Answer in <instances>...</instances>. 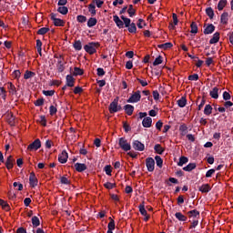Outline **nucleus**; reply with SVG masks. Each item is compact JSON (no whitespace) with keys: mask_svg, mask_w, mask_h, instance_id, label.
Returning <instances> with one entry per match:
<instances>
[{"mask_svg":"<svg viewBox=\"0 0 233 233\" xmlns=\"http://www.w3.org/2000/svg\"><path fill=\"white\" fill-rule=\"evenodd\" d=\"M118 145L120 148H122V150H124L125 152H128V150H131L132 148V146L125 137L119 138Z\"/></svg>","mask_w":233,"mask_h":233,"instance_id":"f03ea898","label":"nucleus"},{"mask_svg":"<svg viewBox=\"0 0 233 233\" xmlns=\"http://www.w3.org/2000/svg\"><path fill=\"white\" fill-rule=\"evenodd\" d=\"M210 185L208 184H203L199 187L198 190L199 192H202L203 194H207L208 192H210Z\"/></svg>","mask_w":233,"mask_h":233,"instance_id":"4468645a","label":"nucleus"},{"mask_svg":"<svg viewBox=\"0 0 233 233\" xmlns=\"http://www.w3.org/2000/svg\"><path fill=\"white\" fill-rule=\"evenodd\" d=\"M206 14L209 19H214V9H212V7H208L206 9Z\"/></svg>","mask_w":233,"mask_h":233,"instance_id":"bb28decb","label":"nucleus"},{"mask_svg":"<svg viewBox=\"0 0 233 233\" xmlns=\"http://www.w3.org/2000/svg\"><path fill=\"white\" fill-rule=\"evenodd\" d=\"M175 217L177 218V219H178V221H187V218L181 212H177L175 214Z\"/></svg>","mask_w":233,"mask_h":233,"instance_id":"c85d7f7f","label":"nucleus"},{"mask_svg":"<svg viewBox=\"0 0 233 233\" xmlns=\"http://www.w3.org/2000/svg\"><path fill=\"white\" fill-rule=\"evenodd\" d=\"M49 114H50V116H55V114H57V107L51 106L49 107Z\"/></svg>","mask_w":233,"mask_h":233,"instance_id":"8fccbe9b","label":"nucleus"},{"mask_svg":"<svg viewBox=\"0 0 233 233\" xmlns=\"http://www.w3.org/2000/svg\"><path fill=\"white\" fill-rule=\"evenodd\" d=\"M133 148L138 152H143L145 150V144L139 142V140H135L133 142Z\"/></svg>","mask_w":233,"mask_h":233,"instance_id":"6e6552de","label":"nucleus"},{"mask_svg":"<svg viewBox=\"0 0 233 233\" xmlns=\"http://www.w3.org/2000/svg\"><path fill=\"white\" fill-rule=\"evenodd\" d=\"M227 6V0H220L218 4V10L221 11Z\"/></svg>","mask_w":233,"mask_h":233,"instance_id":"7c9ffc66","label":"nucleus"},{"mask_svg":"<svg viewBox=\"0 0 233 233\" xmlns=\"http://www.w3.org/2000/svg\"><path fill=\"white\" fill-rule=\"evenodd\" d=\"M121 107L117 105V101H113L109 106V112L110 114H115L116 112H119Z\"/></svg>","mask_w":233,"mask_h":233,"instance_id":"423d86ee","label":"nucleus"},{"mask_svg":"<svg viewBox=\"0 0 233 233\" xmlns=\"http://www.w3.org/2000/svg\"><path fill=\"white\" fill-rule=\"evenodd\" d=\"M76 21L78 23H86V16H85L83 15H79L76 16Z\"/></svg>","mask_w":233,"mask_h":233,"instance_id":"de8ad7c7","label":"nucleus"},{"mask_svg":"<svg viewBox=\"0 0 233 233\" xmlns=\"http://www.w3.org/2000/svg\"><path fill=\"white\" fill-rule=\"evenodd\" d=\"M75 168L76 172H85L86 170V165L81 164V163H76L75 164Z\"/></svg>","mask_w":233,"mask_h":233,"instance_id":"2eb2a0df","label":"nucleus"},{"mask_svg":"<svg viewBox=\"0 0 233 233\" xmlns=\"http://www.w3.org/2000/svg\"><path fill=\"white\" fill-rule=\"evenodd\" d=\"M209 96H210L213 99H218V97H219V88L214 87V88L209 92Z\"/></svg>","mask_w":233,"mask_h":233,"instance_id":"ddd939ff","label":"nucleus"},{"mask_svg":"<svg viewBox=\"0 0 233 233\" xmlns=\"http://www.w3.org/2000/svg\"><path fill=\"white\" fill-rule=\"evenodd\" d=\"M5 165H6L8 169H10L14 167V164L12 163V156L8 157Z\"/></svg>","mask_w":233,"mask_h":233,"instance_id":"09e8293b","label":"nucleus"},{"mask_svg":"<svg viewBox=\"0 0 233 233\" xmlns=\"http://www.w3.org/2000/svg\"><path fill=\"white\" fill-rule=\"evenodd\" d=\"M104 187L106 188H107L108 190H112V188H114V187H116V184L110 183V182H106V184H104Z\"/></svg>","mask_w":233,"mask_h":233,"instance_id":"6e6d98bb","label":"nucleus"},{"mask_svg":"<svg viewBox=\"0 0 233 233\" xmlns=\"http://www.w3.org/2000/svg\"><path fill=\"white\" fill-rule=\"evenodd\" d=\"M127 28H128V32H130V34H136V32L137 31V27H136L135 23H132Z\"/></svg>","mask_w":233,"mask_h":233,"instance_id":"473e14b6","label":"nucleus"},{"mask_svg":"<svg viewBox=\"0 0 233 233\" xmlns=\"http://www.w3.org/2000/svg\"><path fill=\"white\" fill-rule=\"evenodd\" d=\"M107 231H111L114 230L116 228V222H114V219H111L110 222L107 225Z\"/></svg>","mask_w":233,"mask_h":233,"instance_id":"79ce46f5","label":"nucleus"},{"mask_svg":"<svg viewBox=\"0 0 233 233\" xmlns=\"http://www.w3.org/2000/svg\"><path fill=\"white\" fill-rule=\"evenodd\" d=\"M73 76H83V69H81L79 67H75Z\"/></svg>","mask_w":233,"mask_h":233,"instance_id":"c03bdc74","label":"nucleus"},{"mask_svg":"<svg viewBox=\"0 0 233 233\" xmlns=\"http://www.w3.org/2000/svg\"><path fill=\"white\" fill-rule=\"evenodd\" d=\"M113 20L116 23V26H118V28H123V26H125L124 22L119 19V16H117V15L113 16Z\"/></svg>","mask_w":233,"mask_h":233,"instance_id":"f8f14e48","label":"nucleus"},{"mask_svg":"<svg viewBox=\"0 0 233 233\" xmlns=\"http://www.w3.org/2000/svg\"><path fill=\"white\" fill-rule=\"evenodd\" d=\"M96 72H97V76H99L100 77L105 76V69L101 68V67H98L96 69Z\"/></svg>","mask_w":233,"mask_h":233,"instance_id":"69168bd1","label":"nucleus"},{"mask_svg":"<svg viewBox=\"0 0 233 233\" xmlns=\"http://www.w3.org/2000/svg\"><path fill=\"white\" fill-rule=\"evenodd\" d=\"M204 114H205V116H210V114H212V106L206 105V106L204 108Z\"/></svg>","mask_w":233,"mask_h":233,"instance_id":"cd10ccee","label":"nucleus"},{"mask_svg":"<svg viewBox=\"0 0 233 233\" xmlns=\"http://www.w3.org/2000/svg\"><path fill=\"white\" fill-rule=\"evenodd\" d=\"M74 83H76V80L74 79V76L72 75L66 76V86H74Z\"/></svg>","mask_w":233,"mask_h":233,"instance_id":"a211bd4d","label":"nucleus"},{"mask_svg":"<svg viewBox=\"0 0 233 233\" xmlns=\"http://www.w3.org/2000/svg\"><path fill=\"white\" fill-rule=\"evenodd\" d=\"M40 147H41V140L37 138L27 147V150H29V152H34L35 150H39Z\"/></svg>","mask_w":233,"mask_h":233,"instance_id":"7ed1b4c3","label":"nucleus"},{"mask_svg":"<svg viewBox=\"0 0 233 233\" xmlns=\"http://www.w3.org/2000/svg\"><path fill=\"white\" fill-rule=\"evenodd\" d=\"M137 81H138V83H140V85L142 86H147V85H148V82H147V80H143V79H141V78H137Z\"/></svg>","mask_w":233,"mask_h":233,"instance_id":"338daca9","label":"nucleus"},{"mask_svg":"<svg viewBox=\"0 0 233 233\" xmlns=\"http://www.w3.org/2000/svg\"><path fill=\"white\" fill-rule=\"evenodd\" d=\"M0 205L1 207H3V208H5V210H8V208H10V207L6 204V201L0 199Z\"/></svg>","mask_w":233,"mask_h":233,"instance_id":"052dcab7","label":"nucleus"},{"mask_svg":"<svg viewBox=\"0 0 233 233\" xmlns=\"http://www.w3.org/2000/svg\"><path fill=\"white\" fill-rule=\"evenodd\" d=\"M194 168H196V163H190L187 166L184 167L183 170H185V172H192Z\"/></svg>","mask_w":233,"mask_h":233,"instance_id":"4be33fe9","label":"nucleus"},{"mask_svg":"<svg viewBox=\"0 0 233 233\" xmlns=\"http://www.w3.org/2000/svg\"><path fill=\"white\" fill-rule=\"evenodd\" d=\"M161 63H163V56H159L155 59V61L153 62V65L154 66H157V65H161Z\"/></svg>","mask_w":233,"mask_h":233,"instance_id":"49530a36","label":"nucleus"},{"mask_svg":"<svg viewBox=\"0 0 233 233\" xmlns=\"http://www.w3.org/2000/svg\"><path fill=\"white\" fill-rule=\"evenodd\" d=\"M138 208H139V212H140V214L142 215V216H147V209H145V202H142L140 205H139V207H138Z\"/></svg>","mask_w":233,"mask_h":233,"instance_id":"c756f323","label":"nucleus"},{"mask_svg":"<svg viewBox=\"0 0 233 233\" xmlns=\"http://www.w3.org/2000/svg\"><path fill=\"white\" fill-rule=\"evenodd\" d=\"M188 127H187V126L185 125H181L179 127V131L181 132V135L182 136H185L187 134V130Z\"/></svg>","mask_w":233,"mask_h":233,"instance_id":"603ef678","label":"nucleus"},{"mask_svg":"<svg viewBox=\"0 0 233 233\" xmlns=\"http://www.w3.org/2000/svg\"><path fill=\"white\" fill-rule=\"evenodd\" d=\"M224 106L225 108H230L231 106H233V103L228 100H226V102L224 103Z\"/></svg>","mask_w":233,"mask_h":233,"instance_id":"774afa93","label":"nucleus"},{"mask_svg":"<svg viewBox=\"0 0 233 233\" xmlns=\"http://www.w3.org/2000/svg\"><path fill=\"white\" fill-rule=\"evenodd\" d=\"M154 148L157 154H163L165 152V149L159 144L156 145Z\"/></svg>","mask_w":233,"mask_h":233,"instance_id":"a19ab883","label":"nucleus"},{"mask_svg":"<svg viewBox=\"0 0 233 233\" xmlns=\"http://www.w3.org/2000/svg\"><path fill=\"white\" fill-rule=\"evenodd\" d=\"M124 109L126 114H127V116H132V114H134V106L132 105H126L124 106Z\"/></svg>","mask_w":233,"mask_h":233,"instance_id":"f3484780","label":"nucleus"},{"mask_svg":"<svg viewBox=\"0 0 233 233\" xmlns=\"http://www.w3.org/2000/svg\"><path fill=\"white\" fill-rule=\"evenodd\" d=\"M216 30V26L214 25H208L205 29H204V34L205 35H209L212 34Z\"/></svg>","mask_w":233,"mask_h":233,"instance_id":"6ab92c4d","label":"nucleus"},{"mask_svg":"<svg viewBox=\"0 0 233 233\" xmlns=\"http://www.w3.org/2000/svg\"><path fill=\"white\" fill-rule=\"evenodd\" d=\"M51 19L55 25V26H65V22L60 18H57L56 15L51 14Z\"/></svg>","mask_w":233,"mask_h":233,"instance_id":"0eeeda50","label":"nucleus"},{"mask_svg":"<svg viewBox=\"0 0 233 233\" xmlns=\"http://www.w3.org/2000/svg\"><path fill=\"white\" fill-rule=\"evenodd\" d=\"M142 125L144 128H150L152 127V117L147 116L143 119Z\"/></svg>","mask_w":233,"mask_h":233,"instance_id":"9b49d317","label":"nucleus"},{"mask_svg":"<svg viewBox=\"0 0 233 233\" xmlns=\"http://www.w3.org/2000/svg\"><path fill=\"white\" fill-rule=\"evenodd\" d=\"M121 19H122V21H123V23H124L126 28H128V26L131 25V24H130V23H131L130 18H127V17H125L124 15H122V16H121Z\"/></svg>","mask_w":233,"mask_h":233,"instance_id":"72a5a7b5","label":"nucleus"},{"mask_svg":"<svg viewBox=\"0 0 233 233\" xmlns=\"http://www.w3.org/2000/svg\"><path fill=\"white\" fill-rule=\"evenodd\" d=\"M177 105L180 106V108H184V106H187V98L181 97L179 100H177Z\"/></svg>","mask_w":233,"mask_h":233,"instance_id":"a878e982","label":"nucleus"},{"mask_svg":"<svg viewBox=\"0 0 233 233\" xmlns=\"http://www.w3.org/2000/svg\"><path fill=\"white\" fill-rule=\"evenodd\" d=\"M146 166L148 172H154V168L156 167V161L152 157H147L146 159Z\"/></svg>","mask_w":233,"mask_h":233,"instance_id":"20e7f679","label":"nucleus"},{"mask_svg":"<svg viewBox=\"0 0 233 233\" xmlns=\"http://www.w3.org/2000/svg\"><path fill=\"white\" fill-rule=\"evenodd\" d=\"M88 10L92 15H96V5L95 4H90L88 5Z\"/></svg>","mask_w":233,"mask_h":233,"instance_id":"a18cd8bd","label":"nucleus"},{"mask_svg":"<svg viewBox=\"0 0 233 233\" xmlns=\"http://www.w3.org/2000/svg\"><path fill=\"white\" fill-rule=\"evenodd\" d=\"M0 96L4 100L6 99V90L5 89V87H0Z\"/></svg>","mask_w":233,"mask_h":233,"instance_id":"5fc2aeb1","label":"nucleus"},{"mask_svg":"<svg viewBox=\"0 0 233 233\" xmlns=\"http://www.w3.org/2000/svg\"><path fill=\"white\" fill-rule=\"evenodd\" d=\"M43 94H44V96H54V94H55V92H54V90H44L43 91Z\"/></svg>","mask_w":233,"mask_h":233,"instance_id":"e2e57ef3","label":"nucleus"},{"mask_svg":"<svg viewBox=\"0 0 233 233\" xmlns=\"http://www.w3.org/2000/svg\"><path fill=\"white\" fill-rule=\"evenodd\" d=\"M230 97H231L230 93H228L227 91H225L223 93V100L224 101H229Z\"/></svg>","mask_w":233,"mask_h":233,"instance_id":"13d9d810","label":"nucleus"},{"mask_svg":"<svg viewBox=\"0 0 233 233\" xmlns=\"http://www.w3.org/2000/svg\"><path fill=\"white\" fill-rule=\"evenodd\" d=\"M37 177H35V173H31L30 176H29V185L30 187H32L33 188L35 187H37Z\"/></svg>","mask_w":233,"mask_h":233,"instance_id":"9d476101","label":"nucleus"},{"mask_svg":"<svg viewBox=\"0 0 233 233\" xmlns=\"http://www.w3.org/2000/svg\"><path fill=\"white\" fill-rule=\"evenodd\" d=\"M189 218H198V216H199V211L194 209V210H191L189 212H187Z\"/></svg>","mask_w":233,"mask_h":233,"instance_id":"37998d69","label":"nucleus"},{"mask_svg":"<svg viewBox=\"0 0 233 233\" xmlns=\"http://www.w3.org/2000/svg\"><path fill=\"white\" fill-rule=\"evenodd\" d=\"M216 172L215 169H209L208 171H207L206 173V177H212V175H214Z\"/></svg>","mask_w":233,"mask_h":233,"instance_id":"0e129e2a","label":"nucleus"},{"mask_svg":"<svg viewBox=\"0 0 233 233\" xmlns=\"http://www.w3.org/2000/svg\"><path fill=\"white\" fill-rule=\"evenodd\" d=\"M75 50H81V48H83V45L81 44V41L77 40L74 43L73 45Z\"/></svg>","mask_w":233,"mask_h":233,"instance_id":"ea45409f","label":"nucleus"},{"mask_svg":"<svg viewBox=\"0 0 233 233\" xmlns=\"http://www.w3.org/2000/svg\"><path fill=\"white\" fill-rule=\"evenodd\" d=\"M186 163H188V157H181L179 158V161H178L177 165H178V167H183L184 165H186Z\"/></svg>","mask_w":233,"mask_h":233,"instance_id":"393cba45","label":"nucleus"},{"mask_svg":"<svg viewBox=\"0 0 233 233\" xmlns=\"http://www.w3.org/2000/svg\"><path fill=\"white\" fill-rule=\"evenodd\" d=\"M57 12H59V14H62V15H66L68 14V7L61 5L60 7H58Z\"/></svg>","mask_w":233,"mask_h":233,"instance_id":"b1692460","label":"nucleus"},{"mask_svg":"<svg viewBox=\"0 0 233 233\" xmlns=\"http://www.w3.org/2000/svg\"><path fill=\"white\" fill-rule=\"evenodd\" d=\"M191 34H198V25L196 23H191Z\"/></svg>","mask_w":233,"mask_h":233,"instance_id":"3c124183","label":"nucleus"},{"mask_svg":"<svg viewBox=\"0 0 233 233\" xmlns=\"http://www.w3.org/2000/svg\"><path fill=\"white\" fill-rule=\"evenodd\" d=\"M39 123L42 125V127H46V117L45 116H40Z\"/></svg>","mask_w":233,"mask_h":233,"instance_id":"864d4df0","label":"nucleus"},{"mask_svg":"<svg viewBox=\"0 0 233 233\" xmlns=\"http://www.w3.org/2000/svg\"><path fill=\"white\" fill-rule=\"evenodd\" d=\"M96 25H97V19L91 17L88 19L87 21V26L88 28H92V26H96Z\"/></svg>","mask_w":233,"mask_h":233,"instance_id":"412c9836","label":"nucleus"},{"mask_svg":"<svg viewBox=\"0 0 233 233\" xmlns=\"http://www.w3.org/2000/svg\"><path fill=\"white\" fill-rule=\"evenodd\" d=\"M34 76H35V73L32 71H25L24 75V79H30L31 77H34Z\"/></svg>","mask_w":233,"mask_h":233,"instance_id":"c9c22d12","label":"nucleus"},{"mask_svg":"<svg viewBox=\"0 0 233 233\" xmlns=\"http://www.w3.org/2000/svg\"><path fill=\"white\" fill-rule=\"evenodd\" d=\"M220 22L222 25H227V23H228V13H223L221 15Z\"/></svg>","mask_w":233,"mask_h":233,"instance_id":"5701e85b","label":"nucleus"},{"mask_svg":"<svg viewBox=\"0 0 233 233\" xmlns=\"http://www.w3.org/2000/svg\"><path fill=\"white\" fill-rule=\"evenodd\" d=\"M50 31V28L48 27H42L37 31L38 35H45V34H47Z\"/></svg>","mask_w":233,"mask_h":233,"instance_id":"2f4dec72","label":"nucleus"},{"mask_svg":"<svg viewBox=\"0 0 233 233\" xmlns=\"http://www.w3.org/2000/svg\"><path fill=\"white\" fill-rule=\"evenodd\" d=\"M127 13L129 14V17H134V15H136V9H134L132 5H129Z\"/></svg>","mask_w":233,"mask_h":233,"instance_id":"4c0bfd02","label":"nucleus"},{"mask_svg":"<svg viewBox=\"0 0 233 233\" xmlns=\"http://www.w3.org/2000/svg\"><path fill=\"white\" fill-rule=\"evenodd\" d=\"M13 77H15V79H19V77H21V71L15 70L13 73Z\"/></svg>","mask_w":233,"mask_h":233,"instance_id":"680f3d73","label":"nucleus"},{"mask_svg":"<svg viewBox=\"0 0 233 233\" xmlns=\"http://www.w3.org/2000/svg\"><path fill=\"white\" fill-rule=\"evenodd\" d=\"M7 88L9 90V94H12V96H15V94H17V90L15 89V86H14V84H12V82H9L7 84Z\"/></svg>","mask_w":233,"mask_h":233,"instance_id":"dca6fc26","label":"nucleus"},{"mask_svg":"<svg viewBox=\"0 0 233 233\" xmlns=\"http://www.w3.org/2000/svg\"><path fill=\"white\" fill-rule=\"evenodd\" d=\"M105 172L107 176H112V167L106 166L105 167Z\"/></svg>","mask_w":233,"mask_h":233,"instance_id":"bf43d9fd","label":"nucleus"},{"mask_svg":"<svg viewBox=\"0 0 233 233\" xmlns=\"http://www.w3.org/2000/svg\"><path fill=\"white\" fill-rule=\"evenodd\" d=\"M155 159H156L157 167H159V168H161V167H163V159L161 158V157L156 156Z\"/></svg>","mask_w":233,"mask_h":233,"instance_id":"e433bc0d","label":"nucleus"},{"mask_svg":"<svg viewBox=\"0 0 233 233\" xmlns=\"http://www.w3.org/2000/svg\"><path fill=\"white\" fill-rule=\"evenodd\" d=\"M219 42V33L217 32L213 35V37L209 40L210 45H216V43Z\"/></svg>","mask_w":233,"mask_h":233,"instance_id":"aec40b11","label":"nucleus"},{"mask_svg":"<svg viewBox=\"0 0 233 233\" xmlns=\"http://www.w3.org/2000/svg\"><path fill=\"white\" fill-rule=\"evenodd\" d=\"M59 163L65 164L68 161V153L66 150H63L62 153L58 156Z\"/></svg>","mask_w":233,"mask_h":233,"instance_id":"1a4fd4ad","label":"nucleus"},{"mask_svg":"<svg viewBox=\"0 0 233 233\" xmlns=\"http://www.w3.org/2000/svg\"><path fill=\"white\" fill-rule=\"evenodd\" d=\"M98 47H99V43L90 42L84 46V50H86L87 54H90V56H92L93 54H96V52H97Z\"/></svg>","mask_w":233,"mask_h":233,"instance_id":"f257e3e1","label":"nucleus"},{"mask_svg":"<svg viewBox=\"0 0 233 233\" xmlns=\"http://www.w3.org/2000/svg\"><path fill=\"white\" fill-rule=\"evenodd\" d=\"M158 48H162V50H167V48H172V43L158 45Z\"/></svg>","mask_w":233,"mask_h":233,"instance_id":"f704fd0d","label":"nucleus"},{"mask_svg":"<svg viewBox=\"0 0 233 233\" xmlns=\"http://www.w3.org/2000/svg\"><path fill=\"white\" fill-rule=\"evenodd\" d=\"M141 100V92L137 91L135 92L128 99V103H138Z\"/></svg>","mask_w":233,"mask_h":233,"instance_id":"39448f33","label":"nucleus"},{"mask_svg":"<svg viewBox=\"0 0 233 233\" xmlns=\"http://www.w3.org/2000/svg\"><path fill=\"white\" fill-rule=\"evenodd\" d=\"M32 225L34 227H39V225H41V222L39 221V218L37 217H33L32 218Z\"/></svg>","mask_w":233,"mask_h":233,"instance_id":"58836bf2","label":"nucleus"},{"mask_svg":"<svg viewBox=\"0 0 233 233\" xmlns=\"http://www.w3.org/2000/svg\"><path fill=\"white\" fill-rule=\"evenodd\" d=\"M199 79V76L198 74L190 75L188 76L189 81H198Z\"/></svg>","mask_w":233,"mask_h":233,"instance_id":"4d7b16f0","label":"nucleus"}]
</instances>
